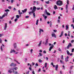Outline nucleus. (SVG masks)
I'll use <instances>...</instances> for the list:
<instances>
[{"label":"nucleus","mask_w":74,"mask_h":74,"mask_svg":"<svg viewBox=\"0 0 74 74\" xmlns=\"http://www.w3.org/2000/svg\"><path fill=\"white\" fill-rule=\"evenodd\" d=\"M13 52H14V53L15 52V51L14 50H12Z\"/></svg>","instance_id":"obj_60"},{"label":"nucleus","mask_w":74,"mask_h":74,"mask_svg":"<svg viewBox=\"0 0 74 74\" xmlns=\"http://www.w3.org/2000/svg\"><path fill=\"white\" fill-rule=\"evenodd\" d=\"M49 26L50 27H51V26H52V22H51V23L49 24Z\"/></svg>","instance_id":"obj_38"},{"label":"nucleus","mask_w":74,"mask_h":74,"mask_svg":"<svg viewBox=\"0 0 74 74\" xmlns=\"http://www.w3.org/2000/svg\"><path fill=\"white\" fill-rule=\"evenodd\" d=\"M8 8H9V9H11V6H9L8 7Z\"/></svg>","instance_id":"obj_62"},{"label":"nucleus","mask_w":74,"mask_h":74,"mask_svg":"<svg viewBox=\"0 0 74 74\" xmlns=\"http://www.w3.org/2000/svg\"><path fill=\"white\" fill-rule=\"evenodd\" d=\"M36 7L34 6L33 7V10L32 11V13H33V15L34 16L33 17L34 18H36V15H35V13H34L36 11Z\"/></svg>","instance_id":"obj_1"},{"label":"nucleus","mask_w":74,"mask_h":74,"mask_svg":"<svg viewBox=\"0 0 74 74\" xmlns=\"http://www.w3.org/2000/svg\"><path fill=\"white\" fill-rule=\"evenodd\" d=\"M5 14H3L2 16V17H3V18H4V17H5Z\"/></svg>","instance_id":"obj_39"},{"label":"nucleus","mask_w":74,"mask_h":74,"mask_svg":"<svg viewBox=\"0 0 74 74\" xmlns=\"http://www.w3.org/2000/svg\"><path fill=\"white\" fill-rule=\"evenodd\" d=\"M74 40H72L71 41V43H73V42H74Z\"/></svg>","instance_id":"obj_53"},{"label":"nucleus","mask_w":74,"mask_h":74,"mask_svg":"<svg viewBox=\"0 0 74 74\" xmlns=\"http://www.w3.org/2000/svg\"><path fill=\"white\" fill-rule=\"evenodd\" d=\"M69 57L68 56L66 58H65V61L66 62H68L69 61Z\"/></svg>","instance_id":"obj_9"},{"label":"nucleus","mask_w":74,"mask_h":74,"mask_svg":"<svg viewBox=\"0 0 74 74\" xmlns=\"http://www.w3.org/2000/svg\"><path fill=\"white\" fill-rule=\"evenodd\" d=\"M3 47H4V45H3V44H2V46H1V51H3Z\"/></svg>","instance_id":"obj_13"},{"label":"nucleus","mask_w":74,"mask_h":74,"mask_svg":"<svg viewBox=\"0 0 74 74\" xmlns=\"http://www.w3.org/2000/svg\"><path fill=\"white\" fill-rule=\"evenodd\" d=\"M32 12H29V15H31V14H32Z\"/></svg>","instance_id":"obj_50"},{"label":"nucleus","mask_w":74,"mask_h":74,"mask_svg":"<svg viewBox=\"0 0 74 74\" xmlns=\"http://www.w3.org/2000/svg\"><path fill=\"white\" fill-rule=\"evenodd\" d=\"M52 37H54L55 38H56V35L55 34H52Z\"/></svg>","instance_id":"obj_15"},{"label":"nucleus","mask_w":74,"mask_h":74,"mask_svg":"<svg viewBox=\"0 0 74 74\" xmlns=\"http://www.w3.org/2000/svg\"><path fill=\"white\" fill-rule=\"evenodd\" d=\"M40 30L41 32H44V30L42 29H40Z\"/></svg>","instance_id":"obj_45"},{"label":"nucleus","mask_w":74,"mask_h":74,"mask_svg":"<svg viewBox=\"0 0 74 74\" xmlns=\"http://www.w3.org/2000/svg\"><path fill=\"white\" fill-rule=\"evenodd\" d=\"M38 71L39 72H40V71H41V69L40 68L39 69V70H38Z\"/></svg>","instance_id":"obj_57"},{"label":"nucleus","mask_w":74,"mask_h":74,"mask_svg":"<svg viewBox=\"0 0 74 74\" xmlns=\"http://www.w3.org/2000/svg\"><path fill=\"white\" fill-rule=\"evenodd\" d=\"M16 18H19V15H16Z\"/></svg>","instance_id":"obj_36"},{"label":"nucleus","mask_w":74,"mask_h":74,"mask_svg":"<svg viewBox=\"0 0 74 74\" xmlns=\"http://www.w3.org/2000/svg\"><path fill=\"white\" fill-rule=\"evenodd\" d=\"M14 17H15L14 16L12 17L11 18L12 20V19H13L14 18Z\"/></svg>","instance_id":"obj_61"},{"label":"nucleus","mask_w":74,"mask_h":74,"mask_svg":"<svg viewBox=\"0 0 74 74\" xmlns=\"http://www.w3.org/2000/svg\"><path fill=\"white\" fill-rule=\"evenodd\" d=\"M29 69L30 70V71H32V68H31V67H29Z\"/></svg>","instance_id":"obj_56"},{"label":"nucleus","mask_w":74,"mask_h":74,"mask_svg":"<svg viewBox=\"0 0 74 74\" xmlns=\"http://www.w3.org/2000/svg\"><path fill=\"white\" fill-rule=\"evenodd\" d=\"M48 39H47L45 42V45H48Z\"/></svg>","instance_id":"obj_5"},{"label":"nucleus","mask_w":74,"mask_h":74,"mask_svg":"<svg viewBox=\"0 0 74 74\" xmlns=\"http://www.w3.org/2000/svg\"><path fill=\"white\" fill-rule=\"evenodd\" d=\"M7 23H5V26L4 27V30H6L7 29Z\"/></svg>","instance_id":"obj_6"},{"label":"nucleus","mask_w":74,"mask_h":74,"mask_svg":"<svg viewBox=\"0 0 74 74\" xmlns=\"http://www.w3.org/2000/svg\"><path fill=\"white\" fill-rule=\"evenodd\" d=\"M18 68L16 67H14V68L13 67H11V68L10 70H12L13 71H14V70H18Z\"/></svg>","instance_id":"obj_4"},{"label":"nucleus","mask_w":74,"mask_h":74,"mask_svg":"<svg viewBox=\"0 0 74 74\" xmlns=\"http://www.w3.org/2000/svg\"><path fill=\"white\" fill-rule=\"evenodd\" d=\"M65 42V40H63L62 41V43H63V44H64Z\"/></svg>","instance_id":"obj_54"},{"label":"nucleus","mask_w":74,"mask_h":74,"mask_svg":"<svg viewBox=\"0 0 74 74\" xmlns=\"http://www.w3.org/2000/svg\"><path fill=\"white\" fill-rule=\"evenodd\" d=\"M47 63L46 62L45 64V67L46 68V67H47Z\"/></svg>","instance_id":"obj_28"},{"label":"nucleus","mask_w":74,"mask_h":74,"mask_svg":"<svg viewBox=\"0 0 74 74\" xmlns=\"http://www.w3.org/2000/svg\"><path fill=\"white\" fill-rule=\"evenodd\" d=\"M54 8L55 10H56V9H58V7H57V5H55L54 7Z\"/></svg>","instance_id":"obj_19"},{"label":"nucleus","mask_w":74,"mask_h":74,"mask_svg":"<svg viewBox=\"0 0 74 74\" xmlns=\"http://www.w3.org/2000/svg\"><path fill=\"white\" fill-rule=\"evenodd\" d=\"M16 64H14L13 67H16Z\"/></svg>","instance_id":"obj_41"},{"label":"nucleus","mask_w":74,"mask_h":74,"mask_svg":"<svg viewBox=\"0 0 74 74\" xmlns=\"http://www.w3.org/2000/svg\"><path fill=\"white\" fill-rule=\"evenodd\" d=\"M18 21V18H16L15 20H14V21L15 22H16V21Z\"/></svg>","instance_id":"obj_44"},{"label":"nucleus","mask_w":74,"mask_h":74,"mask_svg":"<svg viewBox=\"0 0 74 74\" xmlns=\"http://www.w3.org/2000/svg\"><path fill=\"white\" fill-rule=\"evenodd\" d=\"M14 61H15V62H17V63H18V64H20V63L18 62V61L16 60H14Z\"/></svg>","instance_id":"obj_42"},{"label":"nucleus","mask_w":74,"mask_h":74,"mask_svg":"<svg viewBox=\"0 0 74 74\" xmlns=\"http://www.w3.org/2000/svg\"><path fill=\"white\" fill-rule=\"evenodd\" d=\"M38 21H39V20L38 19L36 23V25H38Z\"/></svg>","instance_id":"obj_18"},{"label":"nucleus","mask_w":74,"mask_h":74,"mask_svg":"<svg viewBox=\"0 0 74 74\" xmlns=\"http://www.w3.org/2000/svg\"><path fill=\"white\" fill-rule=\"evenodd\" d=\"M32 73L33 74H35L34 71H33Z\"/></svg>","instance_id":"obj_63"},{"label":"nucleus","mask_w":74,"mask_h":74,"mask_svg":"<svg viewBox=\"0 0 74 74\" xmlns=\"http://www.w3.org/2000/svg\"><path fill=\"white\" fill-rule=\"evenodd\" d=\"M26 11H27V9H24V10H22V12H23V13H25V12H26Z\"/></svg>","instance_id":"obj_11"},{"label":"nucleus","mask_w":74,"mask_h":74,"mask_svg":"<svg viewBox=\"0 0 74 74\" xmlns=\"http://www.w3.org/2000/svg\"><path fill=\"white\" fill-rule=\"evenodd\" d=\"M43 17H44V18L45 19H47V16H45V15L44 14H43Z\"/></svg>","instance_id":"obj_14"},{"label":"nucleus","mask_w":74,"mask_h":74,"mask_svg":"<svg viewBox=\"0 0 74 74\" xmlns=\"http://www.w3.org/2000/svg\"><path fill=\"white\" fill-rule=\"evenodd\" d=\"M63 55H62L61 56V59H63Z\"/></svg>","instance_id":"obj_47"},{"label":"nucleus","mask_w":74,"mask_h":74,"mask_svg":"<svg viewBox=\"0 0 74 74\" xmlns=\"http://www.w3.org/2000/svg\"><path fill=\"white\" fill-rule=\"evenodd\" d=\"M43 53H47V52H46V51L45 50L43 51Z\"/></svg>","instance_id":"obj_40"},{"label":"nucleus","mask_w":74,"mask_h":74,"mask_svg":"<svg viewBox=\"0 0 74 74\" xmlns=\"http://www.w3.org/2000/svg\"><path fill=\"white\" fill-rule=\"evenodd\" d=\"M12 72V71H11L10 70H9L8 71V73H11Z\"/></svg>","instance_id":"obj_31"},{"label":"nucleus","mask_w":74,"mask_h":74,"mask_svg":"<svg viewBox=\"0 0 74 74\" xmlns=\"http://www.w3.org/2000/svg\"><path fill=\"white\" fill-rule=\"evenodd\" d=\"M42 43V40L40 41L39 44L38 45V47H40L41 46V43Z\"/></svg>","instance_id":"obj_12"},{"label":"nucleus","mask_w":74,"mask_h":74,"mask_svg":"<svg viewBox=\"0 0 74 74\" xmlns=\"http://www.w3.org/2000/svg\"><path fill=\"white\" fill-rule=\"evenodd\" d=\"M39 54L40 56H42V54L41 53H39Z\"/></svg>","instance_id":"obj_35"},{"label":"nucleus","mask_w":74,"mask_h":74,"mask_svg":"<svg viewBox=\"0 0 74 74\" xmlns=\"http://www.w3.org/2000/svg\"><path fill=\"white\" fill-rule=\"evenodd\" d=\"M33 50L32 49L30 50V52H31V53H33Z\"/></svg>","instance_id":"obj_37"},{"label":"nucleus","mask_w":74,"mask_h":74,"mask_svg":"<svg viewBox=\"0 0 74 74\" xmlns=\"http://www.w3.org/2000/svg\"><path fill=\"white\" fill-rule=\"evenodd\" d=\"M48 12H47V10H45V12L44 13V14H46V13H47Z\"/></svg>","instance_id":"obj_25"},{"label":"nucleus","mask_w":74,"mask_h":74,"mask_svg":"<svg viewBox=\"0 0 74 74\" xmlns=\"http://www.w3.org/2000/svg\"><path fill=\"white\" fill-rule=\"evenodd\" d=\"M38 62L39 63H41V62H42V60H41L39 59L38 60Z\"/></svg>","instance_id":"obj_24"},{"label":"nucleus","mask_w":74,"mask_h":74,"mask_svg":"<svg viewBox=\"0 0 74 74\" xmlns=\"http://www.w3.org/2000/svg\"><path fill=\"white\" fill-rule=\"evenodd\" d=\"M68 45H69V47H72V45H71V43H69V44Z\"/></svg>","instance_id":"obj_23"},{"label":"nucleus","mask_w":74,"mask_h":74,"mask_svg":"<svg viewBox=\"0 0 74 74\" xmlns=\"http://www.w3.org/2000/svg\"><path fill=\"white\" fill-rule=\"evenodd\" d=\"M13 71V73L14 74H18V72L17 71Z\"/></svg>","instance_id":"obj_16"},{"label":"nucleus","mask_w":74,"mask_h":74,"mask_svg":"<svg viewBox=\"0 0 74 74\" xmlns=\"http://www.w3.org/2000/svg\"><path fill=\"white\" fill-rule=\"evenodd\" d=\"M66 52L68 55H70V52L68 50H67Z\"/></svg>","instance_id":"obj_22"},{"label":"nucleus","mask_w":74,"mask_h":74,"mask_svg":"<svg viewBox=\"0 0 74 74\" xmlns=\"http://www.w3.org/2000/svg\"><path fill=\"white\" fill-rule=\"evenodd\" d=\"M62 67L63 68L64 70H65V67H64V65H63L62 66Z\"/></svg>","instance_id":"obj_51"},{"label":"nucleus","mask_w":74,"mask_h":74,"mask_svg":"<svg viewBox=\"0 0 74 74\" xmlns=\"http://www.w3.org/2000/svg\"><path fill=\"white\" fill-rule=\"evenodd\" d=\"M56 4L57 5L60 6L61 5H62L63 4V2H62V1L60 0L58 1H57Z\"/></svg>","instance_id":"obj_2"},{"label":"nucleus","mask_w":74,"mask_h":74,"mask_svg":"<svg viewBox=\"0 0 74 74\" xmlns=\"http://www.w3.org/2000/svg\"><path fill=\"white\" fill-rule=\"evenodd\" d=\"M14 47V49H16L17 48V45H16V43H15L13 44Z\"/></svg>","instance_id":"obj_7"},{"label":"nucleus","mask_w":74,"mask_h":74,"mask_svg":"<svg viewBox=\"0 0 74 74\" xmlns=\"http://www.w3.org/2000/svg\"><path fill=\"white\" fill-rule=\"evenodd\" d=\"M3 35V34H0V37H1V36H2Z\"/></svg>","instance_id":"obj_55"},{"label":"nucleus","mask_w":74,"mask_h":74,"mask_svg":"<svg viewBox=\"0 0 74 74\" xmlns=\"http://www.w3.org/2000/svg\"><path fill=\"white\" fill-rule=\"evenodd\" d=\"M60 62L62 64H64V62H63V61L62 60H60Z\"/></svg>","instance_id":"obj_27"},{"label":"nucleus","mask_w":74,"mask_h":74,"mask_svg":"<svg viewBox=\"0 0 74 74\" xmlns=\"http://www.w3.org/2000/svg\"><path fill=\"white\" fill-rule=\"evenodd\" d=\"M45 3H46V4L49 3V1H45Z\"/></svg>","instance_id":"obj_32"},{"label":"nucleus","mask_w":74,"mask_h":74,"mask_svg":"<svg viewBox=\"0 0 74 74\" xmlns=\"http://www.w3.org/2000/svg\"><path fill=\"white\" fill-rule=\"evenodd\" d=\"M74 48L72 49V51H71L72 52H74Z\"/></svg>","instance_id":"obj_43"},{"label":"nucleus","mask_w":74,"mask_h":74,"mask_svg":"<svg viewBox=\"0 0 74 74\" xmlns=\"http://www.w3.org/2000/svg\"><path fill=\"white\" fill-rule=\"evenodd\" d=\"M58 65H57L56 66L55 70H56V71H57V70H58Z\"/></svg>","instance_id":"obj_17"},{"label":"nucleus","mask_w":74,"mask_h":74,"mask_svg":"<svg viewBox=\"0 0 74 74\" xmlns=\"http://www.w3.org/2000/svg\"><path fill=\"white\" fill-rule=\"evenodd\" d=\"M69 48H70V46H69V45H68L67 47V49H69Z\"/></svg>","instance_id":"obj_46"},{"label":"nucleus","mask_w":74,"mask_h":74,"mask_svg":"<svg viewBox=\"0 0 74 74\" xmlns=\"http://www.w3.org/2000/svg\"><path fill=\"white\" fill-rule=\"evenodd\" d=\"M66 30H67L69 29V27L68 25H66Z\"/></svg>","instance_id":"obj_20"},{"label":"nucleus","mask_w":74,"mask_h":74,"mask_svg":"<svg viewBox=\"0 0 74 74\" xmlns=\"http://www.w3.org/2000/svg\"><path fill=\"white\" fill-rule=\"evenodd\" d=\"M49 46H51L50 47L49 49V51H51V49H53V48L54 47V45L53 44L52 45L51 43H49Z\"/></svg>","instance_id":"obj_3"},{"label":"nucleus","mask_w":74,"mask_h":74,"mask_svg":"<svg viewBox=\"0 0 74 74\" xmlns=\"http://www.w3.org/2000/svg\"><path fill=\"white\" fill-rule=\"evenodd\" d=\"M47 15H51V14L50 13H49V12H47V13H46Z\"/></svg>","instance_id":"obj_30"},{"label":"nucleus","mask_w":74,"mask_h":74,"mask_svg":"<svg viewBox=\"0 0 74 74\" xmlns=\"http://www.w3.org/2000/svg\"><path fill=\"white\" fill-rule=\"evenodd\" d=\"M0 43H2V40L1 38H0Z\"/></svg>","instance_id":"obj_34"},{"label":"nucleus","mask_w":74,"mask_h":74,"mask_svg":"<svg viewBox=\"0 0 74 74\" xmlns=\"http://www.w3.org/2000/svg\"><path fill=\"white\" fill-rule=\"evenodd\" d=\"M63 36V31H62L61 33V35L59 36V37L61 38Z\"/></svg>","instance_id":"obj_10"},{"label":"nucleus","mask_w":74,"mask_h":74,"mask_svg":"<svg viewBox=\"0 0 74 74\" xmlns=\"http://www.w3.org/2000/svg\"><path fill=\"white\" fill-rule=\"evenodd\" d=\"M5 12H7L8 11V12H9V11H10V10H9L8 9H6V10H5Z\"/></svg>","instance_id":"obj_26"},{"label":"nucleus","mask_w":74,"mask_h":74,"mask_svg":"<svg viewBox=\"0 0 74 74\" xmlns=\"http://www.w3.org/2000/svg\"><path fill=\"white\" fill-rule=\"evenodd\" d=\"M58 23H60V20L58 19Z\"/></svg>","instance_id":"obj_33"},{"label":"nucleus","mask_w":74,"mask_h":74,"mask_svg":"<svg viewBox=\"0 0 74 74\" xmlns=\"http://www.w3.org/2000/svg\"><path fill=\"white\" fill-rule=\"evenodd\" d=\"M18 12L19 14H21V11H20V10H18Z\"/></svg>","instance_id":"obj_59"},{"label":"nucleus","mask_w":74,"mask_h":74,"mask_svg":"<svg viewBox=\"0 0 74 74\" xmlns=\"http://www.w3.org/2000/svg\"><path fill=\"white\" fill-rule=\"evenodd\" d=\"M25 18H29V16H25Z\"/></svg>","instance_id":"obj_49"},{"label":"nucleus","mask_w":74,"mask_h":74,"mask_svg":"<svg viewBox=\"0 0 74 74\" xmlns=\"http://www.w3.org/2000/svg\"><path fill=\"white\" fill-rule=\"evenodd\" d=\"M14 63H12L10 65V67H12V66H14Z\"/></svg>","instance_id":"obj_21"},{"label":"nucleus","mask_w":74,"mask_h":74,"mask_svg":"<svg viewBox=\"0 0 74 74\" xmlns=\"http://www.w3.org/2000/svg\"><path fill=\"white\" fill-rule=\"evenodd\" d=\"M53 31H54V32H57V30H56L54 29V30H53Z\"/></svg>","instance_id":"obj_48"},{"label":"nucleus","mask_w":74,"mask_h":74,"mask_svg":"<svg viewBox=\"0 0 74 74\" xmlns=\"http://www.w3.org/2000/svg\"><path fill=\"white\" fill-rule=\"evenodd\" d=\"M68 5H67V4H66V13H68Z\"/></svg>","instance_id":"obj_8"},{"label":"nucleus","mask_w":74,"mask_h":74,"mask_svg":"<svg viewBox=\"0 0 74 74\" xmlns=\"http://www.w3.org/2000/svg\"><path fill=\"white\" fill-rule=\"evenodd\" d=\"M10 53H13V51H12V50L11 49V51H10Z\"/></svg>","instance_id":"obj_52"},{"label":"nucleus","mask_w":74,"mask_h":74,"mask_svg":"<svg viewBox=\"0 0 74 74\" xmlns=\"http://www.w3.org/2000/svg\"><path fill=\"white\" fill-rule=\"evenodd\" d=\"M73 10H74V5H73V7L72 8Z\"/></svg>","instance_id":"obj_58"},{"label":"nucleus","mask_w":74,"mask_h":74,"mask_svg":"<svg viewBox=\"0 0 74 74\" xmlns=\"http://www.w3.org/2000/svg\"><path fill=\"white\" fill-rule=\"evenodd\" d=\"M60 73L61 74H62V71H60Z\"/></svg>","instance_id":"obj_64"},{"label":"nucleus","mask_w":74,"mask_h":74,"mask_svg":"<svg viewBox=\"0 0 74 74\" xmlns=\"http://www.w3.org/2000/svg\"><path fill=\"white\" fill-rule=\"evenodd\" d=\"M67 1V4L68 5V4H69V0H66Z\"/></svg>","instance_id":"obj_29"}]
</instances>
